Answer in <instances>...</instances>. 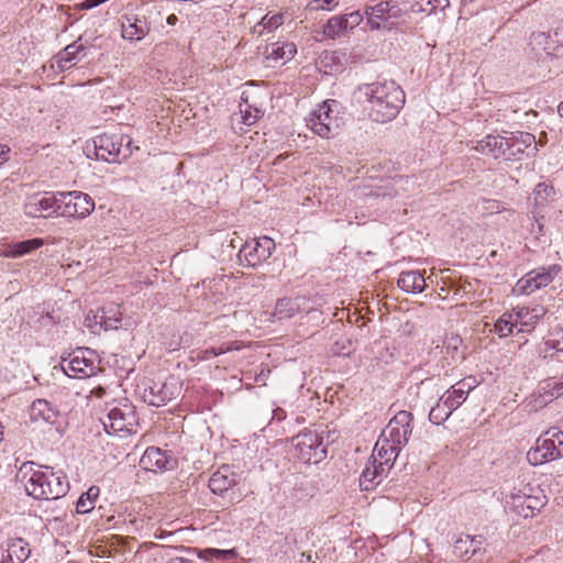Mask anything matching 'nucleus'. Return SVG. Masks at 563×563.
<instances>
[{
    "mask_svg": "<svg viewBox=\"0 0 563 563\" xmlns=\"http://www.w3.org/2000/svg\"><path fill=\"white\" fill-rule=\"evenodd\" d=\"M358 102L367 103L368 117L377 123L394 120L405 104V92L394 80L364 84L355 90Z\"/></svg>",
    "mask_w": 563,
    "mask_h": 563,
    "instance_id": "nucleus-1",
    "label": "nucleus"
},
{
    "mask_svg": "<svg viewBox=\"0 0 563 563\" xmlns=\"http://www.w3.org/2000/svg\"><path fill=\"white\" fill-rule=\"evenodd\" d=\"M69 483L63 472H54L53 467L40 466L34 470L25 482L27 495L35 499L53 500L64 497Z\"/></svg>",
    "mask_w": 563,
    "mask_h": 563,
    "instance_id": "nucleus-2",
    "label": "nucleus"
},
{
    "mask_svg": "<svg viewBox=\"0 0 563 563\" xmlns=\"http://www.w3.org/2000/svg\"><path fill=\"white\" fill-rule=\"evenodd\" d=\"M329 437V432L324 430H303L291 440L296 457L307 464L323 461L327 457Z\"/></svg>",
    "mask_w": 563,
    "mask_h": 563,
    "instance_id": "nucleus-3",
    "label": "nucleus"
},
{
    "mask_svg": "<svg viewBox=\"0 0 563 563\" xmlns=\"http://www.w3.org/2000/svg\"><path fill=\"white\" fill-rule=\"evenodd\" d=\"M563 457V430L550 427L527 452V461L533 466L543 465Z\"/></svg>",
    "mask_w": 563,
    "mask_h": 563,
    "instance_id": "nucleus-4",
    "label": "nucleus"
},
{
    "mask_svg": "<svg viewBox=\"0 0 563 563\" xmlns=\"http://www.w3.org/2000/svg\"><path fill=\"white\" fill-rule=\"evenodd\" d=\"M132 137L125 134L103 133L93 139L95 154L97 159L108 163H120L129 158L134 148Z\"/></svg>",
    "mask_w": 563,
    "mask_h": 563,
    "instance_id": "nucleus-5",
    "label": "nucleus"
},
{
    "mask_svg": "<svg viewBox=\"0 0 563 563\" xmlns=\"http://www.w3.org/2000/svg\"><path fill=\"white\" fill-rule=\"evenodd\" d=\"M100 360L89 347H78L67 357H62L60 367L71 378H87L99 371Z\"/></svg>",
    "mask_w": 563,
    "mask_h": 563,
    "instance_id": "nucleus-6",
    "label": "nucleus"
},
{
    "mask_svg": "<svg viewBox=\"0 0 563 563\" xmlns=\"http://www.w3.org/2000/svg\"><path fill=\"white\" fill-rule=\"evenodd\" d=\"M408 13V8L401 7L397 0L382 1L365 10L372 30L390 31L397 25V21Z\"/></svg>",
    "mask_w": 563,
    "mask_h": 563,
    "instance_id": "nucleus-7",
    "label": "nucleus"
},
{
    "mask_svg": "<svg viewBox=\"0 0 563 563\" xmlns=\"http://www.w3.org/2000/svg\"><path fill=\"white\" fill-rule=\"evenodd\" d=\"M108 434L126 437L136 432L137 418L131 404H122L109 409L100 419Z\"/></svg>",
    "mask_w": 563,
    "mask_h": 563,
    "instance_id": "nucleus-8",
    "label": "nucleus"
},
{
    "mask_svg": "<svg viewBox=\"0 0 563 563\" xmlns=\"http://www.w3.org/2000/svg\"><path fill=\"white\" fill-rule=\"evenodd\" d=\"M510 504L517 510L518 515L528 518L533 517L547 504V497L540 487H533L529 484L521 488H514L510 494Z\"/></svg>",
    "mask_w": 563,
    "mask_h": 563,
    "instance_id": "nucleus-9",
    "label": "nucleus"
},
{
    "mask_svg": "<svg viewBox=\"0 0 563 563\" xmlns=\"http://www.w3.org/2000/svg\"><path fill=\"white\" fill-rule=\"evenodd\" d=\"M561 271L562 267L559 264L534 268L517 282L515 290L521 295H530L549 286Z\"/></svg>",
    "mask_w": 563,
    "mask_h": 563,
    "instance_id": "nucleus-10",
    "label": "nucleus"
},
{
    "mask_svg": "<svg viewBox=\"0 0 563 563\" xmlns=\"http://www.w3.org/2000/svg\"><path fill=\"white\" fill-rule=\"evenodd\" d=\"M331 103L336 106L334 100L324 101L306 119L307 126L321 137L336 134L340 128L339 119L332 115Z\"/></svg>",
    "mask_w": 563,
    "mask_h": 563,
    "instance_id": "nucleus-11",
    "label": "nucleus"
},
{
    "mask_svg": "<svg viewBox=\"0 0 563 563\" xmlns=\"http://www.w3.org/2000/svg\"><path fill=\"white\" fill-rule=\"evenodd\" d=\"M412 413L406 410L398 411L383 430L380 437L390 445L402 449L412 433Z\"/></svg>",
    "mask_w": 563,
    "mask_h": 563,
    "instance_id": "nucleus-12",
    "label": "nucleus"
},
{
    "mask_svg": "<svg viewBox=\"0 0 563 563\" xmlns=\"http://www.w3.org/2000/svg\"><path fill=\"white\" fill-rule=\"evenodd\" d=\"M59 217H76L82 219L95 210V201L92 198L81 191L59 192Z\"/></svg>",
    "mask_w": 563,
    "mask_h": 563,
    "instance_id": "nucleus-13",
    "label": "nucleus"
},
{
    "mask_svg": "<svg viewBox=\"0 0 563 563\" xmlns=\"http://www.w3.org/2000/svg\"><path fill=\"white\" fill-rule=\"evenodd\" d=\"M59 210V192L34 195L24 203V212L31 218H49L52 216H58Z\"/></svg>",
    "mask_w": 563,
    "mask_h": 563,
    "instance_id": "nucleus-14",
    "label": "nucleus"
},
{
    "mask_svg": "<svg viewBox=\"0 0 563 563\" xmlns=\"http://www.w3.org/2000/svg\"><path fill=\"white\" fill-rule=\"evenodd\" d=\"M274 250L273 239L262 236L251 243H245L240 250V257L243 256L249 266L255 267L271 257Z\"/></svg>",
    "mask_w": 563,
    "mask_h": 563,
    "instance_id": "nucleus-15",
    "label": "nucleus"
},
{
    "mask_svg": "<svg viewBox=\"0 0 563 563\" xmlns=\"http://www.w3.org/2000/svg\"><path fill=\"white\" fill-rule=\"evenodd\" d=\"M507 148L505 161H519L525 152L531 148L537 151L536 137L528 132L509 133L506 135Z\"/></svg>",
    "mask_w": 563,
    "mask_h": 563,
    "instance_id": "nucleus-16",
    "label": "nucleus"
},
{
    "mask_svg": "<svg viewBox=\"0 0 563 563\" xmlns=\"http://www.w3.org/2000/svg\"><path fill=\"white\" fill-rule=\"evenodd\" d=\"M31 554L30 544L22 538H11L0 551V563H24Z\"/></svg>",
    "mask_w": 563,
    "mask_h": 563,
    "instance_id": "nucleus-17",
    "label": "nucleus"
},
{
    "mask_svg": "<svg viewBox=\"0 0 563 563\" xmlns=\"http://www.w3.org/2000/svg\"><path fill=\"white\" fill-rule=\"evenodd\" d=\"M239 479L240 475L232 470V466L222 465L211 475L208 486L213 494L221 495L235 486Z\"/></svg>",
    "mask_w": 563,
    "mask_h": 563,
    "instance_id": "nucleus-18",
    "label": "nucleus"
},
{
    "mask_svg": "<svg viewBox=\"0 0 563 563\" xmlns=\"http://www.w3.org/2000/svg\"><path fill=\"white\" fill-rule=\"evenodd\" d=\"M122 37L129 41H141L150 32V27L144 18L135 14H124L121 18Z\"/></svg>",
    "mask_w": 563,
    "mask_h": 563,
    "instance_id": "nucleus-19",
    "label": "nucleus"
},
{
    "mask_svg": "<svg viewBox=\"0 0 563 563\" xmlns=\"http://www.w3.org/2000/svg\"><path fill=\"white\" fill-rule=\"evenodd\" d=\"M174 389L172 383H153L144 389V401L154 407L164 406L175 397Z\"/></svg>",
    "mask_w": 563,
    "mask_h": 563,
    "instance_id": "nucleus-20",
    "label": "nucleus"
},
{
    "mask_svg": "<svg viewBox=\"0 0 563 563\" xmlns=\"http://www.w3.org/2000/svg\"><path fill=\"white\" fill-rule=\"evenodd\" d=\"M507 141L506 136L488 134L476 142L474 150L483 155L492 156L495 159H506Z\"/></svg>",
    "mask_w": 563,
    "mask_h": 563,
    "instance_id": "nucleus-21",
    "label": "nucleus"
},
{
    "mask_svg": "<svg viewBox=\"0 0 563 563\" xmlns=\"http://www.w3.org/2000/svg\"><path fill=\"white\" fill-rule=\"evenodd\" d=\"M409 186H415V181L410 177L398 176L377 187L375 191L371 192V195H374L377 198H394L401 196L405 191H408Z\"/></svg>",
    "mask_w": 563,
    "mask_h": 563,
    "instance_id": "nucleus-22",
    "label": "nucleus"
},
{
    "mask_svg": "<svg viewBox=\"0 0 563 563\" xmlns=\"http://www.w3.org/2000/svg\"><path fill=\"white\" fill-rule=\"evenodd\" d=\"M170 463L166 452L156 446H150L140 459V466L148 472L168 470Z\"/></svg>",
    "mask_w": 563,
    "mask_h": 563,
    "instance_id": "nucleus-23",
    "label": "nucleus"
},
{
    "mask_svg": "<svg viewBox=\"0 0 563 563\" xmlns=\"http://www.w3.org/2000/svg\"><path fill=\"white\" fill-rule=\"evenodd\" d=\"M390 444L391 443H389L386 439L379 437L375 444L373 453V461L384 466V468L387 471H390L395 460L397 459L399 452L401 451V449Z\"/></svg>",
    "mask_w": 563,
    "mask_h": 563,
    "instance_id": "nucleus-24",
    "label": "nucleus"
},
{
    "mask_svg": "<svg viewBox=\"0 0 563 563\" xmlns=\"http://www.w3.org/2000/svg\"><path fill=\"white\" fill-rule=\"evenodd\" d=\"M297 53L296 45L290 42H276L266 45L264 55L267 60L285 64Z\"/></svg>",
    "mask_w": 563,
    "mask_h": 563,
    "instance_id": "nucleus-25",
    "label": "nucleus"
},
{
    "mask_svg": "<svg viewBox=\"0 0 563 563\" xmlns=\"http://www.w3.org/2000/svg\"><path fill=\"white\" fill-rule=\"evenodd\" d=\"M44 245V240L34 238L21 242L8 244L7 247L0 251V256L8 258H15L27 255Z\"/></svg>",
    "mask_w": 563,
    "mask_h": 563,
    "instance_id": "nucleus-26",
    "label": "nucleus"
},
{
    "mask_svg": "<svg viewBox=\"0 0 563 563\" xmlns=\"http://www.w3.org/2000/svg\"><path fill=\"white\" fill-rule=\"evenodd\" d=\"M57 417L58 411L46 399H36L30 407V418L32 421L54 424Z\"/></svg>",
    "mask_w": 563,
    "mask_h": 563,
    "instance_id": "nucleus-27",
    "label": "nucleus"
},
{
    "mask_svg": "<svg viewBox=\"0 0 563 563\" xmlns=\"http://www.w3.org/2000/svg\"><path fill=\"white\" fill-rule=\"evenodd\" d=\"M388 472L384 466L375 463V461H369L360 477L361 488L363 490L373 489L382 482L383 477L387 476Z\"/></svg>",
    "mask_w": 563,
    "mask_h": 563,
    "instance_id": "nucleus-28",
    "label": "nucleus"
},
{
    "mask_svg": "<svg viewBox=\"0 0 563 563\" xmlns=\"http://www.w3.org/2000/svg\"><path fill=\"white\" fill-rule=\"evenodd\" d=\"M303 298H280L276 301L272 317L278 321L290 319L301 311Z\"/></svg>",
    "mask_w": 563,
    "mask_h": 563,
    "instance_id": "nucleus-29",
    "label": "nucleus"
},
{
    "mask_svg": "<svg viewBox=\"0 0 563 563\" xmlns=\"http://www.w3.org/2000/svg\"><path fill=\"white\" fill-rule=\"evenodd\" d=\"M426 280L419 271H408L399 275L398 286L406 292L420 294L426 288Z\"/></svg>",
    "mask_w": 563,
    "mask_h": 563,
    "instance_id": "nucleus-30",
    "label": "nucleus"
},
{
    "mask_svg": "<svg viewBox=\"0 0 563 563\" xmlns=\"http://www.w3.org/2000/svg\"><path fill=\"white\" fill-rule=\"evenodd\" d=\"M449 5V0H415L408 8V11L410 13H426L430 15L437 10L443 11Z\"/></svg>",
    "mask_w": 563,
    "mask_h": 563,
    "instance_id": "nucleus-31",
    "label": "nucleus"
},
{
    "mask_svg": "<svg viewBox=\"0 0 563 563\" xmlns=\"http://www.w3.org/2000/svg\"><path fill=\"white\" fill-rule=\"evenodd\" d=\"M553 400H555V397L547 379L540 382L536 390L531 395L532 407L537 410L543 408Z\"/></svg>",
    "mask_w": 563,
    "mask_h": 563,
    "instance_id": "nucleus-32",
    "label": "nucleus"
},
{
    "mask_svg": "<svg viewBox=\"0 0 563 563\" xmlns=\"http://www.w3.org/2000/svg\"><path fill=\"white\" fill-rule=\"evenodd\" d=\"M82 49V45H77L76 43H71L67 45L63 52H60L56 56V65L57 68L62 71L69 69L75 65L74 60L77 54Z\"/></svg>",
    "mask_w": 563,
    "mask_h": 563,
    "instance_id": "nucleus-33",
    "label": "nucleus"
},
{
    "mask_svg": "<svg viewBox=\"0 0 563 563\" xmlns=\"http://www.w3.org/2000/svg\"><path fill=\"white\" fill-rule=\"evenodd\" d=\"M481 542L476 541L475 538L465 536L459 538L454 544V552L456 555L464 560H468L478 550Z\"/></svg>",
    "mask_w": 563,
    "mask_h": 563,
    "instance_id": "nucleus-34",
    "label": "nucleus"
},
{
    "mask_svg": "<svg viewBox=\"0 0 563 563\" xmlns=\"http://www.w3.org/2000/svg\"><path fill=\"white\" fill-rule=\"evenodd\" d=\"M100 493L99 487L91 486L89 489L82 494L76 505V510L79 514H87L95 507V501L98 498Z\"/></svg>",
    "mask_w": 563,
    "mask_h": 563,
    "instance_id": "nucleus-35",
    "label": "nucleus"
},
{
    "mask_svg": "<svg viewBox=\"0 0 563 563\" xmlns=\"http://www.w3.org/2000/svg\"><path fill=\"white\" fill-rule=\"evenodd\" d=\"M349 27L344 23V16L335 15L328 20V23L324 25L323 29V34L330 38H335L346 33Z\"/></svg>",
    "mask_w": 563,
    "mask_h": 563,
    "instance_id": "nucleus-36",
    "label": "nucleus"
},
{
    "mask_svg": "<svg viewBox=\"0 0 563 563\" xmlns=\"http://www.w3.org/2000/svg\"><path fill=\"white\" fill-rule=\"evenodd\" d=\"M462 339L457 334H450L444 341L446 354L451 355L453 362H461L465 358L464 353L461 351Z\"/></svg>",
    "mask_w": 563,
    "mask_h": 563,
    "instance_id": "nucleus-37",
    "label": "nucleus"
},
{
    "mask_svg": "<svg viewBox=\"0 0 563 563\" xmlns=\"http://www.w3.org/2000/svg\"><path fill=\"white\" fill-rule=\"evenodd\" d=\"M516 322H514V316L511 313H504L495 323L494 329L495 332L499 335V338H506L510 335L516 328Z\"/></svg>",
    "mask_w": 563,
    "mask_h": 563,
    "instance_id": "nucleus-38",
    "label": "nucleus"
},
{
    "mask_svg": "<svg viewBox=\"0 0 563 563\" xmlns=\"http://www.w3.org/2000/svg\"><path fill=\"white\" fill-rule=\"evenodd\" d=\"M103 318H106V308H102L96 312L90 311L84 321L85 327H87L91 332L98 333L99 330H104Z\"/></svg>",
    "mask_w": 563,
    "mask_h": 563,
    "instance_id": "nucleus-39",
    "label": "nucleus"
},
{
    "mask_svg": "<svg viewBox=\"0 0 563 563\" xmlns=\"http://www.w3.org/2000/svg\"><path fill=\"white\" fill-rule=\"evenodd\" d=\"M121 314L119 307L110 306L106 308L104 331L118 329L121 324Z\"/></svg>",
    "mask_w": 563,
    "mask_h": 563,
    "instance_id": "nucleus-40",
    "label": "nucleus"
},
{
    "mask_svg": "<svg viewBox=\"0 0 563 563\" xmlns=\"http://www.w3.org/2000/svg\"><path fill=\"white\" fill-rule=\"evenodd\" d=\"M453 411L443 404L438 402L429 412V420L433 424H441L449 419Z\"/></svg>",
    "mask_w": 563,
    "mask_h": 563,
    "instance_id": "nucleus-41",
    "label": "nucleus"
},
{
    "mask_svg": "<svg viewBox=\"0 0 563 563\" xmlns=\"http://www.w3.org/2000/svg\"><path fill=\"white\" fill-rule=\"evenodd\" d=\"M440 400L444 401V406L446 408L454 411L466 400V398L464 395L459 398V393H456V389L452 386L451 390H448Z\"/></svg>",
    "mask_w": 563,
    "mask_h": 563,
    "instance_id": "nucleus-42",
    "label": "nucleus"
},
{
    "mask_svg": "<svg viewBox=\"0 0 563 563\" xmlns=\"http://www.w3.org/2000/svg\"><path fill=\"white\" fill-rule=\"evenodd\" d=\"M340 0H311L307 4V10L309 11H318V10H327L332 11L334 10Z\"/></svg>",
    "mask_w": 563,
    "mask_h": 563,
    "instance_id": "nucleus-43",
    "label": "nucleus"
},
{
    "mask_svg": "<svg viewBox=\"0 0 563 563\" xmlns=\"http://www.w3.org/2000/svg\"><path fill=\"white\" fill-rule=\"evenodd\" d=\"M234 550H219V549H206L202 551V556L206 560L223 561L233 556Z\"/></svg>",
    "mask_w": 563,
    "mask_h": 563,
    "instance_id": "nucleus-44",
    "label": "nucleus"
},
{
    "mask_svg": "<svg viewBox=\"0 0 563 563\" xmlns=\"http://www.w3.org/2000/svg\"><path fill=\"white\" fill-rule=\"evenodd\" d=\"M284 23V15L282 13L274 14L272 16H268L266 14L262 18L261 22L257 26H263L264 29H267L269 31L277 29Z\"/></svg>",
    "mask_w": 563,
    "mask_h": 563,
    "instance_id": "nucleus-45",
    "label": "nucleus"
},
{
    "mask_svg": "<svg viewBox=\"0 0 563 563\" xmlns=\"http://www.w3.org/2000/svg\"><path fill=\"white\" fill-rule=\"evenodd\" d=\"M343 16L344 23L345 25H347L349 30H353L354 27H356L363 20V15L358 11L351 12Z\"/></svg>",
    "mask_w": 563,
    "mask_h": 563,
    "instance_id": "nucleus-46",
    "label": "nucleus"
},
{
    "mask_svg": "<svg viewBox=\"0 0 563 563\" xmlns=\"http://www.w3.org/2000/svg\"><path fill=\"white\" fill-rule=\"evenodd\" d=\"M551 192H553V187L544 183L538 184L534 189L536 199H545Z\"/></svg>",
    "mask_w": 563,
    "mask_h": 563,
    "instance_id": "nucleus-47",
    "label": "nucleus"
},
{
    "mask_svg": "<svg viewBox=\"0 0 563 563\" xmlns=\"http://www.w3.org/2000/svg\"><path fill=\"white\" fill-rule=\"evenodd\" d=\"M254 112L255 113L253 114V112H251L250 110L244 111L243 122L246 125L254 124L256 122L257 118H260L262 115V111L258 109H254Z\"/></svg>",
    "mask_w": 563,
    "mask_h": 563,
    "instance_id": "nucleus-48",
    "label": "nucleus"
},
{
    "mask_svg": "<svg viewBox=\"0 0 563 563\" xmlns=\"http://www.w3.org/2000/svg\"><path fill=\"white\" fill-rule=\"evenodd\" d=\"M547 382L551 390L554 394L555 399L563 395V385H561V380H555L554 378H548Z\"/></svg>",
    "mask_w": 563,
    "mask_h": 563,
    "instance_id": "nucleus-49",
    "label": "nucleus"
},
{
    "mask_svg": "<svg viewBox=\"0 0 563 563\" xmlns=\"http://www.w3.org/2000/svg\"><path fill=\"white\" fill-rule=\"evenodd\" d=\"M544 345H545L544 353H547L549 350H554L556 352L563 353V347H562L560 338L548 340V341H545Z\"/></svg>",
    "mask_w": 563,
    "mask_h": 563,
    "instance_id": "nucleus-50",
    "label": "nucleus"
},
{
    "mask_svg": "<svg viewBox=\"0 0 563 563\" xmlns=\"http://www.w3.org/2000/svg\"><path fill=\"white\" fill-rule=\"evenodd\" d=\"M453 387L456 389V393H459V398H461L463 395L466 397L471 391L470 385H466L463 379L453 385Z\"/></svg>",
    "mask_w": 563,
    "mask_h": 563,
    "instance_id": "nucleus-51",
    "label": "nucleus"
},
{
    "mask_svg": "<svg viewBox=\"0 0 563 563\" xmlns=\"http://www.w3.org/2000/svg\"><path fill=\"white\" fill-rule=\"evenodd\" d=\"M286 418V412L282 408H277L273 410V419H277L278 421H282Z\"/></svg>",
    "mask_w": 563,
    "mask_h": 563,
    "instance_id": "nucleus-52",
    "label": "nucleus"
},
{
    "mask_svg": "<svg viewBox=\"0 0 563 563\" xmlns=\"http://www.w3.org/2000/svg\"><path fill=\"white\" fill-rule=\"evenodd\" d=\"M224 352H225V350H223V349L217 350L214 347H211L210 350H206L205 353H206V357H208V355L217 356V355H220V354H222Z\"/></svg>",
    "mask_w": 563,
    "mask_h": 563,
    "instance_id": "nucleus-53",
    "label": "nucleus"
},
{
    "mask_svg": "<svg viewBox=\"0 0 563 563\" xmlns=\"http://www.w3.org/2000/svg\"><path fill=\"white\" fill-rule=\"evenodd\" d=\"M166 563H192V561L185 558L175 556L169 559Z\"/></svg>",
    "mask_w": 563,
    "mask_h": 563,
    "instance_id": "nucleus-54",
    "label": "nucleus"
},
{
    "mask_svg": "<svg viewBox=\"0 0 563 563\" xmlns=\"http://www.w3.org/2000/svg\"><path fill=\"white\" fill-rule=\"evenodd\" d=\"M528 314V310L522 308L520 309L517 313H516V318L514 319V322H516V324L518 323V321L522 318H525L526 316Z\"/></svg>",
    "mask_w": 563,
    "mask_h": 563,
    "instance_id": "nucleus-55",
    "label": "nucleus"
},
{
    "mask_svg": "<svg viewBox=\"0 0 563 563\" xmlns=\"http://www.w3.org/2000/svg\"><path fill=\"white\" fill-rule=\"evenodd\" d=\"M463 380L466 383V385H470L471 390H473L476 387V378L475 377L470 376L467 378H464Z\"/></svg>",
    "mask_w": 563,
    "mask_h": 563,
    "instance_id": "nucleus-56",
    "label": "nucleus"
},
{
    "mask_svg": "<svg viewBox=\"0 0 563 563\" xmlns=\"http://www.w3.org/2000/svg\"><path fill=\"white\" fill-rule=\"evenodd\" d=\"M178 21V18L175 14H170L167 16V23L169 25H175Z\"/></svg>",
    "mask_w": 563,
    "mask_h": 563,
    "instance_id": "nucleus-57",
    "label": "nucleus"
},
{
    "mask_svg": "<svg viewBox=\"0 0 563 563\" xmlns=\"http://www.w3.org/2000/svg\"><path fill=\"white\" fill-rule=\"evenodd\" d=\"M92 394H95L98 398H101L104 394V389L102 387H98L97 389L92 390Z\"/></svg>",
    "mask_w": 563,
    "mask_h": 563,
    "instance_id": "nucleus-58",
    "label": "nucleus"
},
{
    "mask_svg": "<svg viewBox=\"0 0 563 563\" xmlns=\"http://www.w3.org/2000/svg\"><path fill=\"white\" fill-rule=\"evenodd\" d=\"M9 150L5 148L4 145H0V158L3 157V155L8 152Z\"/></svg>",
    "mask_w": 563,
    "mask_h": 563,
    "instance_id": "nucleus-59",
    "label": "nucleus"
},
{
    "mask_svg": "<svg viewBox=\"0 0 563 563\" xmlns=\"http://www.w3.org/2000/svg\"><path fill=\"white\" fill-rule=\"evenodd\" d=\"M558 111H559V114L561 117H563V101L560 103Z\"/></svg>",
    "mask_w": 563,
    "mask_h": 563,
    "instance_id": "nucleus-60",
    "label": "nucleus"
},
{
    "mask_svg": "<svg viewBox=\"0 0 563 563\" xmlns=\"http://www.w3.org/2000/svg\"><path fill=\"white\" fill-rule=\"evenodd\" d=\"M3 426L0 423V443L2 442L3 440Z\"/></svg>",
    "mask_w": 563,
    "mask_h": 563,
    "instance_id": "nucleus-61",
    "label": "nucleus"
},
{
    "mask_svg": "<svg viewBox=\"0 0 563 563\" xmlns=\"http://www.w3.org/2000/svg\"><path fill=\"white\" fill-rule=\"evenodd\" d=\"M301 555L305 556L307 559V561L311 560V555L310 554H307V553L303 552Z\"/></svg>",
    "mask_w": 563,
    "mask_h": 563,
    "instance_id": "nucleus-62",
    "label": "nucleus"
},
{
    "mask_svg": "<svg viewBox=\"0 0 563 563\" xmlns=\"http://www.w3.org/2000/svg\"><path fill=\"white\" fill-rule=\"evenodd\" d=\"M464 3H471V2H474L475 0H462Z\"/></svg>",
    "mask_w": 563,
    "mask_h": 563,
    "instance_id": "nucleus-63",
    "label": "nucleus"
}]
</instances>
